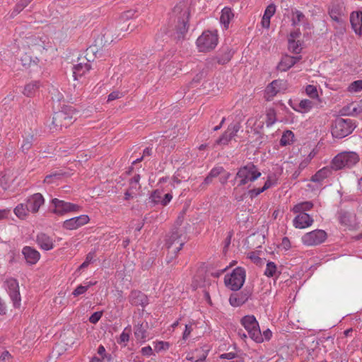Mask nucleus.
I'll return each instance as SVG.
<instances>
[{"label":"nucleus","instance_id":"nucleus-9","mask_svg":"<svg viewBox=\"0 0 362 362\" xmlns=\"http://www.w3.org/2000/svg\"><path fill=\"white\" fill-rule=\"evenodd\" d=\"M327 236L325 230L317 229L305 233L301 238V241L306 246H315L325 242Z\"/></svg>","mask_w":362,"mask_h":362},{"label":"nucleus","instance_id":"nucleus-51","mask_svg":"<svg viewBox=\"0 0 362 362\" xmlns=\"http://www.w3.org/2000/svg\"><path fill=\"white\" fill-rule=\"evenodd\" d=\"M352 107V112H350V115H356L361 112H362V100L357 105L351 104Z\"/></svg>","mask_w":362,"mask_h":362},{"label":"nucleus","instance_id":"nucleus-24","mask_svg":"<svg viewBox=\"0 0 362 362\" xmlns=\"http://www.w3.org/2000/svg\"><path fill=\"white\" fill-rule=\"evenodd\" d=\"M36 240L40 247L44 250H50L54 247L52 239L45 233L38 234Z\"/></svg>","mask_w":362,"mask_h":362},{"label":"nucleus","instance_id":"nucleus-22","mask_svg":"<svg viewBox=\"0 0 362 362\" xmlns=\"http://www.w3.org/2000/svg\"><path fill=\"white\" fill-rule=\"evenodd\" d=\"M209 352V349L206 346L204 347H200L197 349H195L193 352L191 354H189L187 356V359L189 361H192L193 362H199L204 361Z\"/></svg>","mask_w":362,"mask_h":362},{"label":"nucleus","instance_id":"nucleus-8","mask_svg":"<svg viewBox=\"0 0 362 362\" xmlns=\"http://www.w3.org/2000/svg\"><path fill=\"white\" fill-rule=\"evenodd\" d=\"M51 204L54 207L52 212L59 216L69 212H78L81 210V207L78 204L67 202L57 198L52 199Z\"/></svg>","mask_w":362,"mask_h":362},{"label":"nucleus","instance_id":"nucleus-13","mask_svg":"<svg viewBox=\"0 0 362 362\" xmlns=\"http://www.w3.org/2000/svg\"><path fill=\"white\" fill-rule=\"evenodd\" d=\"M286 83L283 80H274L265 89L264 97L267 100H271L278 93L284 90Z\"/></svg>","mask_w":362,"mask_h":362},{"label":"nucleus","instance_id":"nucleus-57","mask_svg":"<svg viewBox=\"0 0 362 362\" xmlns=\"http://www.w3.org/2000/svg\"><path fill=\"white\" fill-rule=\"evenodd\" d=\"M266 189L264 186L261 188H254L249 191V194L251 197H255L260 194L262 192H264Z\"/></svg>","mask_w":362,"mask_h":362},{"label":"nucleus","instance_id":"nucleus-37","mask_svg":"<svg viewBox=\"0 0 362 362\" xmlns=\"http://www.w3.org/2000/svg\"><path fill=\"white\" fill-rule=\"evenodd\" d=\"M305 19L304 14L298 10H292L291 13V22L292 25L296 26L303 22Z\"/></svg>","mask_w":362,"mask_h":362},{"label":"nucleus","instance_id":"nucleus-15","mask_svg":"<svg viewBox=\"0 0 362 362\" xmlns=\"http://www.w3.org/2000/svg\"><path fill=\"white\" fill-rule=\"evenodd\" d=\"M313 218L307 213L298 214L293 220V225L296 228L305 229L313 225Z\"/></svg>","mask_w":362,"mask_h":362},{"label":"nucleus","instance_id":"nucleus-35","mask_svg":"<svg viewBox=\"0 0 362 362\" xmlns=\"http://www.w3.org/2000/svg\"><path fill=\"white\" fill-rule=\"evenodd\" d=\"M313 105L314 103L311 100L303 99L299 103L298 108H295V110L301 112H308L313 108Z\"/></svg>","mask_w":362,"mask_h":362},{"label":"nucleus","instance_id":"nucleus-61","mask_svg":"<svg viewBox=\"0 0 362 362\" xmlns=\"http://www.w3.org/2000/svg\"><path fill=\"white\" fill-rule=\"evenodd\" d=\"M281 247L285 250H288L291 248V243H290V240L289 239L287 238V237H284L283 239H282V241H281Z\"/></svg>","mask_w":362,"mask_h":362},{"label":"nucleus","instance_id":"nucleus-7","mask_svg":"<svg viewBox=\"0 0 362 362\" xmlns=\"http://www.w3.org/2000/svg\"><path fill=\"white\" fill-rule=\"evenodd\" d=\"M241 324L247 331L250 337L257 343L263 341L259 323L253 315H246L241 320Z\"/></svg>","mask_w":362,"mask_h":362},{"label":"nucleus","instance_id":"nucleus-3","mask_svg":"<svg viewBox=\"0 0 362 362\" xmlns=\"http://www.w3.org/2000/svg\"><path fill=\"white\" fill-rule=\"evenodd\" d=\"M356 127L355 122L349 118H337L332 126V135L341 139L349 135Z\"/></svg>","mask_w":362,"mask_h":362},{"label":"nucleus","instance_id":"nucleus-5","mask_svg":"<svg viewBox=\"0 0 362 362\" xmlns=\"http://www.w3.org/2000/svg\"><path fill=\"white\" fill-rule=\"evenodd\" d=\"M359 161L358 155L353 151L342 152L337 155L332 160V168L340 170L344 168H351Z\"/></svg>","mask_w":362,"mask_h":362},{"label":"nucleus","instance_id":"nucleus-27","mask_svg":"<svg viewBox=\"0 0 362 362\" xmlns=\"http://www.w3.org/2000/svg\"><path fill=\"white\" fill-rule=\"evenodd\" d=\"M233 54V52L231 49L228 47L223 48L216 57L217 62L220 64H225L230 60Z\"/></svg>","mask_w":362,"mask_h":362},{"label":"nucleus","instance_id":"nucleus-39","mask_svg":"<svg viewBox=\"0 0 362 362\" xmlns=\"http://www.w3.org/2000/svg\"><path fill=\"white\" fill-rule=\"evenodd\" d=\"M132 332V329L130 326L126 327L123 332L121 333L119 336V339L118 340L119 344H124V346L129 340V336Z\"/></svg>","mask_w":362,"mask_h":362},{"label":"nucleus","instance_id":"nucleus-47","mask_svg":"<svg viewBox=\"0 0 362 362\" xmlns=\"http://www.w3.org/2000/svg\"><path fill=\"white\" fill-rule=\"evenodd\" d=\"M33 136H32V135H28V136H26L23 139V141L22 145H21V148H22L23 151H28L31 148L32 144H33Z\"/></svg>","mask_w":362,"mask_h":362},{"label":"nucleus","instance_id":"nucleus-19","mask_svg":"<svg viewBox=\"0 0 362 362\" xmlns=\"http://www.w3.org/2000/svg\"><path fill=\"white\" fill-rule=\"evenodd\" d=\"M300 56L291 57L289 55L284 56L278 64V69L281 71H286L292 67L296 63L300 61Z\"/></svg>","mask_w":362,"mask_h":362},{"label":"nucleus","instance_id":"nucleus-33","mask_svg":"<svg viewBox=\"0 0 362 362\" xmlns=\"http://www.w3.org/2000/svg\"><path fill=\"white\" fill-rule=\"evenodd\" d=\"M294 134L291 130L285 131L280 139V145L282 146H286L288 145H291L294 141Z\"/></svg>","mask_w":362,"mask_h":362},{"label":"nucleus","instance_id":"nucleus-38","mask_svg":"<svg viewBox=\"0 0 362 362\" xmlns=\"http://www.w3.org/2000/svg\"><path fill=\"white\" fill-rule=\"evenodd\" d=\"M279 177L275 173H270L267 176V179L264 184V187L267 190L278 184Z\"/></svg>","mask_w":362,"mask_h":362},{"label":"nucleus","instance_id":"nucleus-2","mask_svg":"<svg viewBox=\"0 0 362 362\" xmlns=\"http://www.w3.org/2000/svg\"><path fill=\"white\" fill-rule=\"evenodd\" d=\"M261 173L256 165L252 163L240 167L235 177V180L238 182V186L247 185L257 180L261 176Z\"/></svg>","mask_w":362,"mask_h":362},{"label":"nucleus","instance_id":"nucleus-32","mask_svg":"<svg viewBox=\"0 0 362 362\" xmlns=\"http://www.w3.org/2000/svg\"><path fill=\"white\" fill-rule=\"evenodd\" d=\"M39 88L40 83L38 81H33L25 86L23 93L27 97H33Z\"/></svg>","mask_w":362,"mask_h":362},{"label":"nucleus","instance_id":"nucleus-1","mask_svg":"<svg viewBox=\"0 0 362 362\" xmlns=\"http://www.w3.org/2000/svg\"><path fill=\"white\" fill-rule=\"evenodd\" d=\"M78 112L72 106H64L62 110L54 114L52 124L56 127H68L74 122Z\"/></svg>","mask_w":362,"mask_h":362},{"label":"nucleus","instance_id":"nucleus-48","mask_svg":"<svg viewBox=\"0 0 362 362\" xmlns=\"http://www.w3.org/2000/svg\"><path fill=\"white\" fill-rule=\"evenodd\" d=\"M95 257V252H90L86 257L85 261L80 265L79 269H83L88 267V265L93 262Z\"/></svg>","mask_w":362,"mask_h":362},{"label":"nucleus","instance_id":"nucleus-4","mask_svg":"<svg viewBox=\"0 0 362 362\" xmlns=\"http://www.w3.org/2000/svg\"><path fill=\"white\" fill-rule=\"evenodd\" d=\"M218 37L217 31H204L197 40L196 45L199 52H207L216 48Z\"/></svg>","mask_w":362,"mask_h":362},{"label":"nucleus","instance_id":"nucleus-14","mask_svg":"<svg viewBox=\"0 0 362 362\" xmlns=\"http://www.w3.org/2000/svg\"><path fill=\"white\" fill-rule=\"evenodd\" d=\"M44 203V197L40 193H35L28 197L25 200V204L30 212L33 214L37 213Z\"/></svg>","mask_w":362,"mask_h":362},{"label":"nucleus","instance_id":"nucleus-20","mask_svg":"<svg viewBox=\"0 0 362 362\" xmlns=\"http://www.w3.org/2000/svg\"><path fill=\"white\" fill-rule=\"evenodd\" d=\"M86 60L87 62H81L74 66L73 76L76 80L84 76L90 69V64L88 63L90 59Z\"/></svg>","mask_w":362,"mask_h":362},{"label":"nucleus","instance_id":"nucleus-16","mask_svg":"<svg viewBox=\"0 0 362 362\" xmlns=\"http://www.w3.org/2000/svg\"><path fill=\"white\" fill-rule=\"evenodd\" d=\"M240 129V124L238 123L230 124L227 130L224 134L216 141L217 144L226 145L227 144L233 137L236 136V134Z\"/></svg>","mask_w":362,"mask_h":362},{"label":"nucleus","instance_id":"nucleus-21","mask_svg":"<svg viewBox=\"0 0 362 362\" xmlns=\"http://www.w3.org/2000/svg\"><path fill=\"white\" fill-rule=\"evenodd\" d=\"M350 21L354 32L362 35V11L353 12L350 16Z\"/></svg>","mask_w":362,"mask_h":362},{"label":"nucleus","instance_id":"nucleus-26","mask_svg":"<svg viewBox=\"0 0 362 362\" xmlns=\"http://www.w3.org/2000/svg\"><path fill=\"white\" fill-rule=\"evenodd\" d=\"M147 323L145 325L138 324L135 325L134 334L137 341L144 342L147 338Z\"/></svg>","mask_w":362,"mask_h":362},{"label":"nucleus","instance_id":"nucleus-31","mask_svg":"<svg viewBox=\"0 0 362 362\" xmlns=\"http://www.w3.org/2000/svg\"><path fill=\"white\" fill-rule=\"evenodd\" d=\"M330 173V169L328 167H324L313 175L311 180L315 182H320L324 179L327 178Z\"/></svg>","mask_w":362,"mask_h":362},{"label":"nucleus","instance_id":"nucleus-29","mask_svg":"<svg viewBox=\"0 0 362 362\" xmlns=\"http://www.w3.org/2000/svg\"><path fill=\"white\" fill-rule=\"evenodd\" d=\"M29 209L25 203L18 204L13 209L14 214L20 219H25L29 214Z\"/></svg>","mask_w":362,"mask_h":362},{"label":"nucleus","instance_id":"nucleus-63","mask_svg":"<svg viewBox=\"0 0 362 362\" xmlns=\"http://www.w3.org/2000/svg\"><path fill=\"white\" fill-rule=\"evenodd\" d=\"M238 356H235V354L233 352L226 353L223 354L220 356L221 358H226L228 359L230 361H233L237 358Z\"/></svg>","mask_w":362,"mask_h":362},{"label":"nucleus","instance_id":"nucleus-12","mask_svg":"<svg viewBox=\"0 0 362 362\" xmlns=\"http://www.w3.org/2000/svg\"><path fill=\"white\" fill-rule=\"evenodd\" d=\"M89 221L90 218L88 215H80L64 221L63 228L66 230H76L88 223Z\"/></svg>","mask_w":362,"mask_h":362},{"label":"nucleus","instance_id":"nucleus-49","mask_svg":"<svg viewBox=\"0 0 362 362\" xmlns=\"http://www.w3.org/2000/svg\"><path fill=\"white\" fill-rule=\"evenodd\" d=\"M276 12V6L274 4H271L266 8L263 17L270 20L271 18L274 15Z\"/></svg>","mask_w":362,"mask_h":362},{"label":"nucleus","instance_id":"nucleus-42","mask_svg":"<svg viewBox=\"0 0 362 362\" xmlns=\"http://www.w3.org/2000/svg\"><path fill=\"white\" fill-rule=\"evenodd\" d=\"M162 195H163L162 191H160L159 189H156L155 191H153L151 193V194L150 196L151 202L155 204H161L162 198H163Z\"/></svg>","mask_w":362,"mask_h":362},{"label":"nucleus","instance_id":"nucleus-17","mask_svg":"<svg viewBox=\"0 0 362 362\" xmlns=\"http://www.w3.org/2000/svg\"><path fill=\"white\" fill-rule=\"evenodd\" d=\"M251 293L247 291L231 294L229 298L230 304L233 307L243 305L250 298Z\"/></svg>","mask_w":362,"mask_h":362},{"label":"nucleus","instance_id":"nucleus-23","mask_svg":"<svg viewBox=\"0 0 362 362\" xmlns=\"http://www.w3.org/2000/svg\"><path fill=\"white\" fill-rule=\"evenodd\" d=\"M339 219L341 224L349 229H354L356 227V216L349 212H340Z\"/></svg>","mask_w":362,"mask_h":362},{"label":"nucleus","instance_id":"nucleus-58","mask_svg":"<svg viewBox=\"0 0 362 362\" xmlns=\"http://www.w3.org/2000/svg\"><path fill=\"white\" fill-rule=\"evenodd\" d=\"M11 355L8 351H4L0 356V362H9Z\"/></svg>","mask_w":362,"mask_h":362},{"label":"nucleus","instance_id":"nucleus-41","mask_svg":"<svg viewBox=\"0 0 362 362\" xmlns=\"http://www.w3.org/2000/svg\"><path fill=\"white\" fill-rule=\"evenodd\" d=\"M154 350L157 352H161L163 351H166L170 347L169 342L163 341H156L153 342Z\"/></svg>","mask_w":362,"mask_h":362},{"label":"nucleus","instance_id":"nucleus-36","mask_svg":"<svg viewBox=\"0 0 362 362\" xmlns=\"http://www.w3.org/2000/svg\"><path fill=\"white\" fill-rule=\"evenodd\" d=\"M277 121L274 109L269 108L266 112V124L267 127L272 126Z\"/></svg>","mask_w":362,"mask_h":362},{"label":"nucleus","instance_id":"nucleus-6","mask_svg":"<svg viewBox=\"0 0 362 362\" xmlns=\"http://www.w3.org/2000/svg\"><path fill=\"white\" fill-rule=\"evenodd\" d=\"M245 271L241 267L235 268L230 274L224 277L226 286L232 291H238L245 281Z\"/></svg>","mask_w":362,"mask_h":362},{"label":"nucleus","instance_id":"nucleus-54","mask_svg":"<svg viewBox=\"0 0 362 362\" xmlns=\"http://www.w3.org/2000/svg\"><path fill=\"white\" fill-rule=\"evenodd\" d=\"M193 325L194 323H190L185 325V329L183 332L182 339L186 340L190 335L191 332L193 330Z\"/></svg>","mask_w":362,"mask_h":362},{"label":"nucleus","instance_id":"nucleus-28","mask_svg":"<svg viewBox=\"0 0 362 362\" xmlns=\"http://www.w3.org/2000/svg\"><path fill=\"white\" fill-rule=\"evenodd\" d=\"M234 17V14L232 12L231 9L228 7H225L221 11V15L220 17V22L221 24L224 25L226 28L228 27V25Z\"/></svg>","mask_w":362,"mask_h":362},{"label":"nucleus","instance_id":"nucleus-52","mask_svg":"<svg viewBox=\"0 0 362 362\" xmlns=\"http://www.w3.org/2000/svg\"><path fill=\"white\" fill-rule=\"evenodd\" d=\"M224 171V169L223 167H221V166H218V167H215L214 168H212L210 171V173H209V175L212 177H216L217 176H218L220 174H221Z\"/></svg>","mask_w":362,"mask_h":362},{"label":"nucleus","instance_id":"nucleus-46","mask_svg":"<svg viewBox=\"0 0 362 362\" xmlns=\"http://www.w3.org/2000/svg\"><path fill=\"white\" fill-rule=\"evenodd\" d=\"M306 94L310 97L311 98H318V91L317 88L315 86L308 85L305 88Z\"/></svg>","mask_w":362,"mask_h":362},{"label":"nucleus","instance_id":"nucleus-40","mask_svg":"<svg viewBox=\"0 0 362 362\" xmlns=\"http://www.w3.org/2000/svg\"><path fill=\"white\" fill-rule=\"evenodd\" d=\"M277 272V267L275 263L272 262H268L264 270V275L268 277H272L276 275Z\"/></svg>","mask_w":362,"mask_h":362},{"label":"nucleus","instance_id":"nucleus-56","mask_svg":"<svg viewBox=\"0 0 362 362\" xmlns=\"http://www.w3.org/2000/svg\"><path fill=\"white\" fill-rule=\"evenodd\" d=\"M122 96V93L118 90L113 91L109 94L107 97V101H112L116 99L120 98Z\"/></svg>","mask_w":362,"mask_h":362},{"label":"nucleus","instance_id":"nucleus-44","mask_svg":"<svg viewBox=\"0 0 362 362\" xmlns=\"http://www.w3.org/2000/svg\"><path fill=\"white\" fill-rule=\"evenodd\" d=\"M362 90V80H358L352 82L348 87L350 93H358Z\"/></svg>","mask_w":362,"mask_h":362},{"label":"nucleus","instance_id":"nucleus-45","mask_svg":"<svg viewBox=\"0 0 362 362\" xmlns=\"http://www.w3.org/2000/svg\"><path fill=\"white\" fill-rule=\"evenodd\" d=\"M177 26L178 37H183L184 35L187 32L188 30L187 22L185 20H182V22L179 23Z\"/></svg>","mask_w":362,"mask_h":362},{"label":"nucleus","instance_id":"nucleus-25","mask_svg":"<svg viewBox=\"0 0 362 362\" xmlns=\"http://www.w3.org/2000/svg\"><path fill=\"white\" fill-rule=\"evenodd\" d=\"M129 301L134 305H144L147 304L146 296L141 291H132L129 296Z\"/></svg>","mask_w":362,"mask_h":362},{"label":"nucleus","instance_id":"nucleus-55","mask_svg":"<svg viewBox=\"0 0 362 362\" xmlns=\"http://www.w3.org/2000/svg\"><path fill=\"white\" fill-rule=\"evenodd\" d=\"M102 315V312H95L89 317V321L93 324H95L100 320Z\"/></svg>","mask_w":362,"mask_h":362},{"label":"nucleus","instance_id":"nucleus-10","mask_svg":"<svg viewBox=\"0 0 362 362\" xmlns=\"http://www.w3.org/2000/svg\"><path fill=\"white\" fill-rule=\"evenodd\" d=\"M4 286L13 301L14 307L18 308L21 300L18 282L14 279H8L5 281Z\"/></svg>","mask_w":362,"mask_h":362},{"label":"nucleus","instance_id":"nucleus-50","mask_svg":"<svg viewBox=\"0 0 362 362\" xmlns=\"http://www.w3.org/2000/svg\"><path fill=\"white\" fill-rule=\"evenodd\" d=\"M139 180H140V175H134L130 180V189H137L140 188L139 186Z\"/></svg>","mask_w":362,"mask_h":362},{"label":"nucleus","instance_id":"nucleus-60","mask_svg":"<svg viewBox=\"0 0 362 362\" xmlns=\"http://www.w3.org/2000/svg\"><path fill=\"white\" fill-rule=\"evenodd\" d=\"M173 199V195L170 193H167L162 198L161 205L166 206Z\"/></svg>","mask_w":362,"mask_h":362},{"label":"nucleus","instance_id":"nucleus-11","mask_svg":"<svg viewBox=\"0 0 362 362\" xmlns=\"http://www.w3.org/2000/svg\"><path fill=\"white\" fill-rule=\"evenodd\" d=\"M185 238H182V233L176 230L172 232L166 240V245L168 249L175 254L177 253L185 244Z\"/></svg>","mask_w":362,"mask_h":362},{"label":"nucleus","instance_id":"nucleus-43","mask_svg":"<svg viewBox=\"0 0 362 362\" xmlns=\"http://www.w3.org/2000/svg\"><path fill=\"white\" fill-rule=\"evenodd\" d=\"M300 45L301 44L298 40L288 39V49L290 51L296 54L299 53L301 49Z\"/></svg>","mask_w":362,"mask_h":362},{"label":"nucleus","instance_id":"nucleus-53","mask_svg":"<svg viewBox=\"0 0 362 362\" xmlns=\"http://www.w3.org/2000/svg\"><path fill=\"white\" fill-rule=\"evenodd\" d=\"M33 0H21L16 6V11L19 13L26 7Z\"/></svg>","mask_w":362,"mask_h":362},{"label":"nucleus","instance_id":"nucleus-18","mask_svg":"<svg viewBox=\"0 0 362 362\" xmlns=\"http://www.w3.org/2000/svg\"><path fill=\"white\" fill-rule=\"evenodd\" d=\"M22 253L26 260L30 264H36L40 258V252L35 249L25 246L23 248Z\"/></svg>","mask_w":362,"mask_h":362},{"label":"nucleus","instance_id":"nucleus-59","mask_svg":"<svg viewBox=\"0 0 362 362\" xmlns=\"http://www.w3.org/2000/svg\"><path fill=\"white\" fill-rule=\"evenodd\" d=\"M134 14H135L134 11L128 10L122 14L121 18H122V20H124V21L128 20V19L133 18L134 16Z\"/></svg>","mask_w":362,"mask_h":362},{"label":"nucleus","instance_id":"nucleus-62","mask_svg":"<svg viewBox=\"0 0 362 362\" xmlns=\"http://www.w3.org/2000/svg\"><path fill=\"white\" fill-rule=\"evenodd\" d=\"M141 352L144 356H150L153 354V349L150 346H147L143 347Z\"/></svg>","mask_w":362,"mask_h":362},{"label":"nucleus","instance_id":"nucleus-34","mask_svg":"<svg viewBox=\"0 0 362 362\" xmlns=\"http://www.w3.org/2000/svg\"><path fill=\"white\" fill-rule=\"evenodd\" d=\"M95 284V281H88L84 283L83 285H78L72 292V296H74V297H77L80 295L84 294L90 286H94Z\"/></svg>","mask_w":362,"mask_h":362},{"label":"nucleus","instance_id":"nucleus-64","mask_svg":"<svg viewBox=\"0 0 362 362\" xmlns=\"http://www.w3.org/2000/svg\"><path fill=\"white\" fill-rule=\"evenodd\" d=\"M59 177H60V175L59 174L49 175L45 177L44 182L49 184V183L52 182V179H59Z\"/></svg>","mask_w":362,"mask_h":362},{"label":"nucleus","instance_id":"nucleus-30","mask_svg":"<svg viewBox=\"0 0 362 362\" xmlns=\"http://www.w3.org/2000/svg\"><path fill=\"white\" fill-rule=\"evenodd\" d=\"M313 207L311 202H303L296 204L291 209L295 214L305 213Z\"/></svg>","mask_w":362,"mask_h":362}]
</instances>
